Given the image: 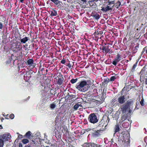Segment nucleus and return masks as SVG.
I'll list each match as a JSON object with an SVG mask.
<instances>
[{"label": "nucleus", "instance_id": "f257e3e1", "mask_svg": "<svg viewBox=\"0 0 147 147\" xmlns=\"http://www.w3.org/2000/svg\"><path fill=\"white\" fill-rule=\"evenodd\" d=\"M92 83L90 80H81L76 85V88L78 90L85 92L88 90Z\"/></svg>", "mask_w": 147, "mask_h": 147}, {"label": "nucleus", "instance_id": "f03ea898", "mask_svg": "<svg viewBox=\"0 0 147 147\" xmlns=\"http://www.w3.org/2000/svg\"><path fill=\"white\" fill-rule=\"evenodd\" d=\"M135 101V99L133 98L129 99L121 108L122 113H125L127 109H130Z\"/></svg>", "mask_w": 147, "mask_h": 147}, {"label": "nucleus", "instance_id": "7ed1b4c3", "mask_svg": "<svg viewBox=\"0 0 147 147\" xmlns=\"http://www.w3.org/2000/svg\"><path fill=\"white\" fill-rule=\"evenodd\" d=\"M88 120L90 123L94 124L98 122V119L96 115V113H93L89 115L88 117Z\"/></svg>", "mask_w": 147, "mask_h": 147}, {"label": "nucleus", "instance_id": "20e7f679", "mask_svg": "<svg viewBox=\"0 0 147 147\" xmlns=\"http://www.w3.org/2000/svg\"><path fill=\"white\" fill-rule=\"evenodd\" d=\"M20 44V43H17L12 45L11 49L14 53H17L22 49V46Z\"/></svg>", "mask_w": 147, "mask_h": 147}, {"label": "nucleus", "instance_id": "39448f33", "mask_svg": "<svg viewBox=\"0 0 147 147\" xmlns=\"http://www.w3.org/2000/svg\"><path fill=\"white\" fill-rule=\"evenodd\" d=\"M100 49L102 50V52L107 54L110 52V49H109V46L105 44L100 47Z\"/></svg>", "mask_w": 147, "mask_h": 147}, {"label": "nucleus", "instance_id": "423d86ee", "mask_svg": "<svg viewBox=\"0 0 147 147\" xmlns=\"http://www.w3.org/2000/svg\"><path fill=\"white\" fill-rule=\"evenodd\" d=\"M121 94V95L118 98L117 100L119 103L122 104L125 102L126 100V96L125 95H123L122 93Z\"/></svg>", "mask_w": 147, "mask_h": 147}, {"label": "nucleus", "instance_id": "0eeeda50", "mask_svg": "<svg viewBox=\"0 0 147 147\" xmlns=\"http://www.w3.org/2000/svg\"><path fill=\"white\" fill-rule=\"evenodd\" d=\"M93 132L92 133V136L94 138H97L99 137L101 135V133L102 132V130H97L94 129H92Z\"/></svg>", "mask_w": 147, "mask_h": 147}, {"label": "nucleus", "instance_id": "6e6552de", "mask_svg": "<svg viewBox=\"0 0 147 147\" xmlns=\"http://www.w3.org/2000/svg\"><path fill=\"white\" fill-rule=\"evenodd\" d=\"M121 59V55L120 54L117 53L116 57L115 58V60L112 62V63L114 65L116 66L117 63L119 62Z\"/></svg>", "mask_w": 147, "mask_h": 147}, {"label": "nucleus", "instance_id": "1a4fd4ad", "mask_svg": "<svg viewBox=\"0 0 147 147\" xmlns=\"http://www.w3.org/2000/svg\"><path fill=\"white\" fill-rule=\"evenodd\" d=\"M123 115L122 116L121 118V122H123L127 119H128L129 117V114L128 113L126 114L125 113H123Z\"/></svg>", "mask_w": 147, "mask_h": 147}, {"label": "nucleus", "instance_id": "9d476101", "mask_svg": "<svg viewBox=\"0 0 147 147\" xmlns=\"http://www.w3.org/2000/svg\"><path fill=\"white\" fill-rule=\"evenodd\" d=\"M11 136L10 134H4L1 136L2 138L5 141L9 140L11 138Z\"/></svg>", "mask_w": 147, "mask_h": 147}, {"label": "nucleus", "instance_id": "9b49d317", "mask_svg": "<svg viewBox=\"0 0 147 147\" xmlns=\"http://www.w3.org/2000/svg\"><path fill=\"white\" fill-rule=\"evenodd\" d=\"M26 63L27 65L32 66L33 67L36 65L34 63V61L32 59H28Z\"/></svg>", "mask_w": 147, "mask_h": 147}, {"label": "nucleus", "instance_id": "f8f14e48", "mask_svg": "<svg viewBox=\"0 0 147 147\" xmlns=\"http://www.w3.org/2000/svg\"><path fill=\"white\" fill-rule=\"evenodd\" d=\"M64 79L63 77L59 78L57 81V84L59 86H61L63 83Z\"/></svg>", "mask_w": 147, "mask_h": 147}, {"label": "nucleus", "instance_id": "ddd939ff", "mask_svg": "<svg viewBox=\"0 0 147 147\" xmlns=\"http://www.w3.org/2000/svg\"><path fill=\"white\" fill-rule=\"evenodd\" d=\"M57 7L61 9L63 7V4L62 2L57 0V1L54 3Z\"/></svg>", "mask_w": 147, "mask_h": 147}, {"label": "nucleus", "instance_id": "4468645a", "mask_svg": "<svg viewBox=\"0 0 147 147\" xmlns=\"http://www.w3.org/2000/svg\"><path fill=\"white\" fill-rule=\"evenodd\" d=\"M105 123V121H104V120L102 119L99 122L97 126L100 127H102L104 126L105 125V127L106 125Z\"/></svg>", "mask_w": 147, "mask_h": 147}, {"label": "nucleus", "instance_id": "2eb2a0df", "mask_svg": "<svg viewBox=\"0 0 147 147\" xmlns=\"http://www.w3.org/2000/svg\"><path fill=\"white\" fill-rule=\"evenodd\" d=\"M112 8L110 7L109 6H107L105 8L104 7H102L101 10L103 12H107L109 10H112Z\"/></svg>", "mask_w": 147, "mask_h": 147}, {"label": "nucleus", "instance_id": "dca6fc26", "mask_svg": "<svg viewBox=\"0 0 147 147\" xmlns=\"http://www.w3.org/2000/svg\"><path fill=\"white\" fill-rule=\"evenodd\" d=\"M29 40L30 38L29 37H25L22 39H21L20 41L21 43L25 44Z\"/></svg>", "mask_w": 147, "mask_h": 147}, {"label": "nucleus", "instance_id": "f3484780", "mask_svg": "<svg viewBox=\"0 0 147 147\" xmlns=\"http://www.w3.org/2000/svg\"><path fill=\"white\" fill-rule=\"evenodd\" d=\"M92 15L93 18L96 20H98L100 17V16L97 13H92Z\"/></svg>", "mask_w": 147, "mask_h": 147}, {"label": "nucleus", "instance_id": "a211bd4d", "mask_svg": "<svg viewBox=\"0 0 147 147\" xmlns=\"http://www.w3.org/2000/svg\"><path fill=\"white\" fill-rule=\"evenodd\" d=\"M50 12L51 16H56L57 15V11L55 9H52Z\"/></svg>", "mask_w": 147, "mask_h": 147}, {"label": "nucleus", "instance_id": "6ab92c4d", "mask_svg": "<svg viewBox=\"0 0 147 147\" xmlns=\"http://www.w3.org/2000/svg\"><path fill=\"white\" fill-rule=\"evenodd\" d=\"M31 136V133L30 131H28L26 133V134L23 136L24 137H26L28 138H30Z\"/></svg>", "mask_w": 147, "mask_h": 147}, {"label": "nucleus", "instance_id": "aec40b11", "mask_svg": "<svg viewBox=\"0 0 147 147\" xmlns=\"http://www.w3.org/2000/svg\"><path fill=\"white\" fill-rule=\"evenodd\" d=\"M114 130L115 133L118 132L119 131L120 127L118 124H117L115 125L114 127Z\"/></svg>", "mask_w": 147, "mask_h": 147}, {"label": "nucleus", "instance_id": "412c9836", "mask_svg": "<svg viewBox=\"0 0 147 147\" xmlns=\"http://www.w3.org/2000/svg\"><path fill=\"white\" fill-rule=\"evenodd\" d=\"M63 130L64 132L65 133V135L66 136H69V132L68 130V129L67 127H64L63 128Z\"/></svg>", "mask_w": 147, "mask_h": 147}, {"label": "nucleus", "instance_id": "4be33fe9", "mask_svg": "<svg viewBox=\"0 0 147 147\" xmlns=\"http://www.w3.org/2000/svg\"><path fill=\"white\" fill-rule=\"evenodd\" d=\"M129 125V123L127 122H125L122 124V126L124 128H126L128 127Z\"/></svg>", "mask_w": 147, "mask_h": 147}, {"label": "nucleus", "instance_id": "5701e85b", "mask_svg": "<svg viewBox=\"0 0 147 147\" xmlns=\"http://www.w3.org/2000/svg\"><path fill=\"white\" fill-rule=\"evenodd\" d=\"M80 106L82 107L81 105V104H79L78 103H77L74 106L73 108L74 110H76L78 109Z\"/></svg>", "mask_w": 147, "mask_h": 147}, {"label": "nucleus", "instance_id": "b1692460", "mask_svg": "<svg viewBox=\"0 0 147 147\" xmlns=\"http://www.w3.org/2000/svg\"><path fill=\"white\" fill-rule=\"evenodd\" d=\"M137 63H138V62H136L135 64H134L133 65V67H132V69L131 71L130 72V73H131V72H134L135 71V68L137 66Z\"/></svg>", "mask_w": 147, "mask_h": 147}, {"label": "nucleus", "instance_id": "393cba45", "mask_svg": "<svg viewBox=\"0 0 147 147\" xmlns=\"http://www.w3.org/2000/svg\"><path fill=\"white\" fill-rule=\"evenodd\" d=\"M28 45L27 44H26L25 45H24L23 46V48L25 51H26L27 52H28Z\"/></svg>", "mask_w": 147, "mask_h": 147}, {"label": "nucleus", "instance_id": "a878e982", "mask_svg": "<svg viewBox=\"0 0 147 147\" xmlns=\"http://www.w3.org/2000/svg\"><path fill=\"white\" fill-rule=\"evenodd\" d=\"M90 143L86 142L84 143L82 146L83 147H90Z\"/></svg>", "mask_w": 147, "mask_h": 147}, {"label": "nucleus", "instance_id": "bb28decb", "mask_svg": "<svg viewBox=\"0 0 147 147\" xmlns=\"http://www.w3.org/2000/svg\"><path fill=\"white\" fill-rule=\"evenodd\" d=\"M96 32L98 34V35H99L101 36L102 34L103 33V32L102 30H101L100 29H98L96 30Z\"/></svg>", "mask_w": 147, "mask_h": 147}, {"label": "nucleus", "instance_id": "cd10ccee", "mask_svg": "<svg viewBox=\"0 0 147 147\" xmlns=\"http://www.w3.org/2000/svg\"><path fill=\"white\" fill-rule=\"evenodd\" d=\"M23 144H26L27 143H28L29 142V140L26 139H23L22 140V141Z\"/></svg>", "mask_w": 147, "mask_h": 147}, {"label": "nucleus", "instance_id": "c85d7f7f", "mask_svg": "<svg viewBox=\"0 0 147 147\" xmlns=\"http://www.w3.org/2000/svg\"><path fill=\"white\" fill-rule=\"evenodd\" d=\"M79 78H78L79 79ZM78 78H76L75 79H72L71 80H70V82L72 84H74L77 81H78Z\"/></svg>", "mask_w": 147, "mask_h": 147}, {"label": "nucleus", "instance_id": "c756f323", "mask_svg": "<svg viewBox=\"0 0 147 147\" xmlns=\"http://www.w3.org/2000/svg\"><path fill=\"white\" fill-rule=\"evenodd\" d=\"M121 5L120 2L118 1L115 4V6L117 8H118Z\"/></svg>", "mask_w": 147, "mask_h": 147}, {"label": "nucleus", "instance_id": "7c9ffc66", "mask_svg": "<svg viewBox=\"0 0 147 147\" xmlns=\"http://www.w3.org/2000/svg\"><path fill=\"white\" fill-rule=\"evenodd\" d=\"M34 47V44L33 43L30 44L29 45V47H28V51L30 50L31 51L33 47Z\"/></svg>", "mask_w": 147, "mask_h": 147}, {"label": "nucleus", "instance_id": "2f4dec72", "mask_svg": "<svg viewBox=\"0 0 147 147\" xmlns=\"http://www.w3.org/2000/svg\"><path fill=\"white\" fill-rule=\"evenodd\" d=\"M12 58L11 57H9V59L6 61V63L7 64H9L11 63V60H12Z\"/></svg>", "mask_w": 147, "mask_h": 147}, {"label": "nucleus", "instance_id": "473e14b6", "mask_svg": "<svg viewBox=\"0 0 147 147\" xmlns=\"http://www.w3.org/2000/svg\"><path fill=\"white\" fill-rule=\"evenodd\" d=\"M76 95L70 94L69 95L68 98H71V99H72L76 98Z\"/></svg>", "mask_w": 147, "mask_h": 147}, {"label": "nucleus", "instance_id": "72a5a7b5", "mask_svg": "<svg viewBox=\"0 0 147 147\" xmlns=\"http://www.w3.org/2000/svg\"><path fill=\"white\" fill-rule=\"evenodd\" d=\"M4 145V142L3 140L0 139V147H2Z\"/></svg>", "mask_w": 147, "mask_h": 147}, {"label": "nucleus", "instance_id": "f704fd0d", "mask_svg": "<svg viewBox=\"0 0 147 147\" xmlns=\"http://www.w3.org/2000/svg\"><path fill=\"white\" fill-rule=\"evenodd\" d=\"M140 104L142 106H144V99L143 97L141 101H140Z\"/></svg>", "mask_w": 147, "mask_h": 147}, {"label": "nucleus", "instance_id": "c9c22d12", "mask_svg": "<svg viewBox=\"0 0 147 147\" xmlns=\"http://www.w3.org/2000/svg\"><path fill=\"white\" fill-rule=\"evenodd\" d=\"M117 78L115 76H112L110 78V80L111 81H113L116 79Z\"/></svg>", "mask_w": 147, "mask_h": 147}, {"label": "nucleus", "instance_id": "e433bc0d", "mask_svg": "<svg viewBox=\"0 0 147 147\" xmlns=\"http://www.w3.org/2000/svg\"><path fill=\"white\" fill-rule=\"evenodd\" d=\"M50 108L52 109H54L56 107V105L54 104H52L50 105Z\"/></svg>", "mask_w": 147, "mask_h": 147}, {"label": "nucleus", "instance_id": "4c0bfd02", "mask_svg": "<svg viewBox=\"0 0 147 147\" xmlns=\"http://www.w3.org/2000/svg\"><path fill=\"white\" fill-rule=\"evenodd\" d=\"M9 118L11 119H13L14 117V115L13 114H12L10 115L9 116Z\"/></svg>", "mask_w": 147, "mask_h": 147}, {"label": "nucleus", "instance_id": "58836bf2", "mask_svg": "<svg viewBox=\"0 0 147 147\" xmlns=\"http://www.w3.org/2000/svg\"><path fill=\"white\" fill-rule=\"evenodd\" d=\"M23 136L22 135H21L20 134H19V135H18V137L17 138V139H21L22 138H23Z\"/></svg>", "mask_w": 147, "mask_h": 147}, {"label": "nucleus", "instance_id": "ea45409f", "mask_svg": "<svg viewBox=\"0 0 147 147\" xmlns=\"http://www.w3.org/2000/svg\"><path fill=\"white\" fill-rule=\"evenodd\" d=\"M96 37H98V35L97 33L96 32V30L93 34Z\"/></svg>", "mask_w": 147, "mask_h": 147}, {"label": "nucleus", "instance_id": "a19ab883", "mask_svg": "<svg viewBox=\"0 0 147 147\" xmlns=\"http://www.w3.org/2000/svg\"><path fill=\"white\" fill-rule=\"evenodd\" d=\"M115 1H109L108 2V5H110L111 4H114L115 3Z\"/></svg>", "mask_w": 147, "mask_h": 147}, {"label": "nucleus", "instance_id": "79ce46f5", "mask_svg": "<svg viewBox=\"0 0 147 147\" xmlns=\"http://www.w3.org/2000/svg\"><path fill=\"white\" fill-rule=\"evenodd\" d=\"M106 94V92L104 90H103L102 92V96L103 97V96H105Z\"/></svg>", "mask_w": 147, "mask_h": 147}, {"label": "nucleus", "instance_id": "37998d69", "mask_svg": "<svg viewBox=\"0 0 147 147\" xmlns=\"http://www.w3.org/2000/svg\"><path fill=\"white\" fill-rule=\"evenodd\" d=\"M65 61L64 59L62 60L61 61V63L63 64H65Z\"/></svg>", "mask_w": 147, "mask_h": 147}, {"label": "nucleus", "instance_id": "c03bdc74", "mask_svg": "<svg viewBox=\"0 0 147 147\" xmlns=\"http://www.w3.org/2000/svg\"><path fill=\"white\" fill-rule=\"evenodd\" d=\"M94 145H96V144L94 143H90V147H92V146H93Z\"/></svg>", "mask_w": 147, "mask_h": 147}, {"label": "nucleus", "instance_id": "a18cd8bd", "mask_svg": "<svg viewBox=\"0 0 147 147\" xmlns=\"http://www.w3.org/2000/svg\"><path fill=\"white\" fill-rule=\"evenodd\" d=\"M67 66L69 68H70L71 67V65L69 63H69H68V65H67Z\"/></svg>", "mask_w": 147, "mask_h": 147}, {"label": "nucleus", "instance_id": "49530a36", "mask_svg": "<svg viewBox=\"0 0 147 147\" xmlns=\"http://www.w3.org/2000/svg\"><path fill=\"white\" fill-rule=\"evenodd\" d=\"M103 82L105 84H107L108 82H107V80L106 79H105L104 80Z\"/></svg>", "mask_w": 147, "mask_h": 147}, {"label": "nucleus", "instance_id": "de8ad7c7", "mask_svg": "<svg viewBox=\"0 0 147 147\" xmlns=\"http://www.w3.org/2000/svg\"><path fill=\"white\" fill-rule=\"evenodd\" d=\"M117 101L116 99V98H114L112 99V102L114 103Z\"/></svg>", "mask_w": 147, "mask_h": 147}, {"label": "nucleus", "instance_id": "09e8293b", "mask_svg": "<svg viewBox=\"0 0 147 147\" xmlns=\"http://www.w3.org/2000/svg\"><path fill=\"white\" fill-rule=\"evenodd\" d=\"M3 25L2 23L0 22V29H1L3 28Z\"/></svg>", "mask_w": 147, "mask_h": 147}, {"label": "nucleus", "instance_id": "8fccbe9b", "mask_svg": "<svg viewBox=\"0 0 147 147\" xmlns=\"http://www.w3.org/2000/svg\"><path fill=\"white\" fill-rule=\"evenodd\" d=\"M144 140L145 142L147 144V137H145L144 139Z\"/></svg>", "mask_w": 147, "mask_h": 147}, {"label": "nucleus", "instance_id": "3c124183", "mask_svg": "<svg viewBox=\"0 0 147 147\" xmlns=\"http://www.w3.org/2000/svg\"><path fill=\"white\" fill-rule=\"evenodd\" d=\"M96 103L97 104H101L100 101L98 100H96Z\"/></svg>", "mask_w": 147, "mask_h": 147}, {"label": "nucleus", "instance_id": "603ef678", "mask_svg": "<svg viewBox=\"0 0 147 147\" xmlns=\"http://www.w3.org/2000/svg\"><path fill=\"white\" fill-rule=\"evenodd\" d=\"M24 147H31V145H30V144H29L28 145H26Z\"/></svg>", "mask_w": 147, "mask_h": 147}, {"label": "nucleus", "instance_id": "864d4df0", "mask_svg": "<svg viewBox=\"0 0 147 147\" xmlns=\"http://www.w3.org/2000/svg\"><path fill=\"white\" fill-rule=\"evenodd\" d=\"M19 147H22V145L21 143H19Z\"/></svg>", "mask_w": 147, "mask_h": 147}, {"label": "nucleus", "instance_id": "5fc2aeb1", "mask_svg": "<svg viewBox=\"0 0 147 147\" xmlns=\"http://www.w3.org/2000/svg\"><path fill=\"white\" fill-rule=\"evenodd\" d=\"M51 1L54 3H55L57 1V0H50Z\"/></svg>", "mask_w": 147, "mask_h": 147}, {"label": "nucleus", "instance_id": "6e6d98bb", "mask_svg": "<svg viewBox=\"0 0 147 147\" xmlns=\"http://www.w3.org/2000/svg\"><path fill=\"white\" fill-rule=\"evenodd\" d=\"M145 84L147 85V78L145 79Z\"/></svg>", "mask_w": 147, "mask_h": 147}, {"label": "nucleus", "instance_id": "4d7b16f0", "mask_svg": "<svg viewBox=\"0 0 147 147\" xmlns=\"http://www.w3.org/2000/svg\"><path fill=\"white\" fill-rule=\"evenodd\" d=\"M96 147H102V146L100 145L96 144Z\"/></svg>", "mask_w": 147, "mask_h": 147}, {"label": "nucleus", "instance_id": "13d9d810", "mask_svg": "<svg viewBox=\"0 0 147 147\" xmlns=\"http://www.w3.org/2000/svg\"><path fill=\"white\" fill-rule=\"evenodd\" d=\"M106 79H107V82H109L111 81L110 80V79L109 78H107Z\"/></svg>", "mask_w": 147, "mask_h": 147}, {"label": "nucleus", "instance_id": "bf43d9fd", "mask_svg": "<svg viewBox=\"0 0 147 147\" xmlns=\"http://www.w3.org/2000/svg\"><path fill=\"white\" fill-rule=\"evenodd\" d=\"M19 2L20 3H23L24 2V0H19Z\"/></svg>", "mask_w": 147, "mask_h": 147}, {"label": "nucleus", "instance_id": "052dcab7", "mask_svg": "<svg viewBox=\"0 0 147 147\" xmlns=\"http://www.w3.org/2000/svg\"><path fill=\"white\" fill-rule=\"evenodd\" d=\"M146 47H144L143 49V50H142V51H143V52H144L146 50Z\"/></svg>", "mask_w": 147, "mask_h": 147}, {"label": "nucleus", "instance_id": "680f3d73", "mask_svg": "<svg viewBox=\"0 0 147 147\" xmlns=\"http://www.w3.org/2000/svg\"><path fill=\"white\" fill-rule=\"evenodd\" d=\"M81 1L83 2V3H86V0H81Z\"/></svg>", "mask_w": 147, "mask_h": 147}, {"label": "nucleus", "instance_id": "e2e57ef3", "mask_svg": "<svg viewBox=\"0 0 147 147\" xmlns=\"http://www.w3.org/2000/svg\"><path fill=\"white\" fill-rule=\"evenodd\" d=\"M8 115H6V116L5 117V118L6 119H8L9 118H8Z\"/></svg>", "mask_w": 147, "mask_h": 147}, {"label": "nucleus", "instance_id": "0e129e2a", "mask_svg": "<svg viewBox=\"0 0 147 147\" xmlns=\"http://www.w3.org/2000/svg\"><path fill=\"white\" fill-rule=\"evenodd\" d=\"M99 0H92V1L93 2H97Z\"/></svg>", "mask_w": 147, "mask_h": 147}, {"label": "nucleus", "instance_id": "69168bd1", "mask_svg": "<svg viewBox=\"0 0 147 147\" xmlns=\"http://www.w3.org/2000/svg\"><path fill=\"white\" fill-rule=\"evenodd\" d=\"M1 122L3 121V120H4V118H1Z\"/></svg>", "mask_w": 147, "mask_h": 147}, {"label": "nucleus", "instance_id": "338daca9", "mask_svg": "<svg viewBox=\"0 0 147 147\" xmlns=\"http://www.w3.org/2000/svg\"><path fill=\"white\" fill-rule=\"evenodd\" d=\"M30 98V96H28V97L27 98V100H29Z\"/></svg>", "mask_w": 147, "mask_h": 147}, {"label": "nucleus", "instance_id": "774afa93", "mask_svg": "<svg viewBox=\"0 0 147 147\" xmlns=\"http://www.w3.org/2000/svg\"><path fill=\"white\" fill-rule=\"evenodd\" d=\"M3 128V127L1 125H0V129H2Z\"/></svg>", "mask_w": 147, "mask_h": 147}]
</instances>
